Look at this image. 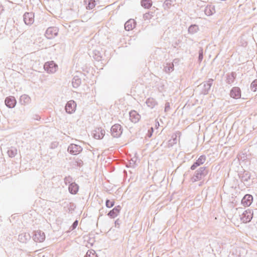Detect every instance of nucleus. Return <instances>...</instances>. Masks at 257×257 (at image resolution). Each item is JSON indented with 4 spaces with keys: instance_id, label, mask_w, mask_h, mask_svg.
<instances>
[{
    "instance_id": "1",
    "label": "nucleus",
    "mask_w": 257,
    "mask_h": 257,
    "mask_svg": "<svg viewBox=\"0 0 257 257\" xmlns=\"http://www.w3.org/2000/svg\"><path fill=\"white\" fill-rule=\"evenodd\" d=\"M208 170L205 167H202L199 168L195 172V174L192 178L193 182H196L204 178L208 174Z\"/></svg>"
},
{
    "instance_id": "2",
    "label": "nucleus",
    "mask_w": 257,
    "mask_h": 257,
    "mask_svg": "<svg viewBox=\"0 0 257 257\" xmlns=\"http://www.w3.org/2000/svg\"><path fill=\"white\" fill-rule=\"evenodd\" d=\"M213 80L209 79L207 81L204 82L198 86L201 89V93L204 95L208 94L212 84Z\"/></svg>"
},
{
    "instance_id": "3",
    "label": "nucleus",
    "mask_w": 257,
    "mask_h": 257,
    "mask_svg": "<svg viewBox=\"0 0 257 257\" xmlns=\"http://www.w3.org/2000/svg\"><path fill=\"white\" fill-rule=\"evenodd\" d=\"M58 31L57 27H51L46 30L45 36L47 39H51L57 36Z\"/></svg>"
},
{
    "instance_id": "4",
    "label": "nucleus",
    "mask_w": 257,
    "mask_h": 257,
    "mask_svg": "<svg viewBox=\"0 0 257 257\" xmlns=\"http://www.w3.org/2000/svg\"><path fill=\"white\" fill-rule=\"evenodd\" d=\"M253 217V212L250 209L244 211L240 216V220L243 223H247L250 221Z\"/></svg>"
},
{
    "instance_id": "5",
    "label": "nucleus",
    "mask_w": 257,
    "mask_h": 257,
    "mask_svg": "<svg viewBox=\"0 0 257 257\" xmlns=\"http://www.w3.org/2000/svg\"><path fill=\"white\" fill-rule=\"evenodd\" d=\"M122 133L121 126L119 124H115L111 128V135L114 138H118Z\"/></svg>"
},
{
    "instance_id": "6",
    "label": "nucleus",
    "mask_w": 257,
    "mask_h": 257,
    "mask_svg": "<svg viewBox=\"0 0 257 257\" xmlns=\"http://www.w3.org/2000/svg\"><path fill=\"white\" fill-rule=\"evenodd\" d=\"M57 65L53 61L47 62L44 65V69L50 73H55L57 70Z\"/></svg>"
},
{
    "instance_id": "7",
    "label": "nucleus",
    "mask_w": 257,
    "mask_h": 257,
    "mask_svg": "<svg viewBox=\"0 0 257 257\" xmlns=\"http://www.w3.org/2000/svg\"><path fill=\"white\" fill-rule=\"evenodd\" d=\"M82 151V148L80 146L74 144H71L68 148V152L73 155L79 154Z\"/></svg>"
},
{
    "instance_id": "8",
    "label": "nucleus",
    "mask_w": 257,
    "mask_h": 257,
    "mask_svg": "<svg viewBox=\"0 0 257 257\" xmlns=\"http://www.w3.org/2000/svg\"><path fill=\"white\" fill-rule=\"evenodd\" d=\"M23 20L26 25L30 26L34 22V14L32 12H26L24 14Z\"/></svg>"
},
{
    "instance_id": "9",
    "label": "nucleus",
    "mask_w": 257,
    "mask_h": 257,
    "mask_svg": "<svg viewBox=\"0 0 257 257\" xmlns=\"http://www.w3.org/2000/svg\"><path fill=\"white\" fill-rule=\"evenodd\" d=\"M45 239V234L44 232L41 230L35 231L33 235V239L36 242H41Z\"/></svg>"
},
{
    "instance_id": "10",
    "label": "nucleus",
    "mask_w": 257,
    "mask_h": 257,
    "mask_svg": "<svg viewBox=\"0 0 257 257\" xmlns=\"http://www.w3.org/2000/svg\"><path fill=\"white\" fill-rule=\"evenodd\" d=\"M76 106L75 102L73 100H70L66 104L65 110L68 113H72L75 111Z\"/></svg>"
},
{
    "instance_id": "11",
    "label": "nucleus",
    "mask_w": 257,
    "mask_h": 257,
    "mask_svg": "<svg viewBox=\"0 0 257 257\" xmlns=\"http://www.w3.org/2000/svg\"><path fill=\"white\" fill-rule=\"evenodd\" d=\"M105 131L101 127L95 128L93 132V136L96 139H101L105 135Z\"/></svg>"
},
{
    "instance_id": "12",
    "label": "nucleus",
    "mask_w": 257,
    "mask_h": 257,
    "mask_svg": "<svg viewBox=\"0 0 257 257\" xmlns=\"http://www.w3.org/2000/svg\"><path fill=\"white\" fill-rule=\"evenodd\" d=\"M252 201V196L250 194H246L241 200V204L245 207L249 206L251 204Z\"/></svg>"
},
{
    "instance_id": "13",
    "label": "nucleus",
    "mask_w": 257,
    "mask_h": 257,
    "mask_svg": "<svg viewBox=\"0 0 257 257\" xmlns=\"http://www.w3.org/2000/svg\"><path fill=\"white\" fill-rule=\"evenodd\" d=\"M206 161V156L202 155L191 166L190 169L192 170H195L197 167L203 164Z\"/></svg>"
},
{
    "instance_id": "14",
    "label": "nucleus",
    "mask_w": 257,
    "mask_h": 257,
    "mask_svg": "<svg viewBox=\"0 0 257 257\" xmlns=\"http://www.w3.org/2000/svg\"><path fill=\"white\" fill-rule=\"evenodd\" d=\"M230 95L231 97L238 99L241 96V91L239 87H234L232 88L230 92Z\"/></svg>"
},
{
    "instance_id": "15",
    "label": "nucleus",
    "mask_w": 257,
    "mask_h": 257,
    "mask_svg": "<svg viewBox=\"0 0 257 257\" xmlns=\"http://www.w3.org/2000/svg\"><path fill=\"white\" fill-rule=\"evenodd\" d=\"M16 102V99L14 96L7 97L5 99V104L9 108H14Z\"/></svg>"
},
{
    "instance_id": "16",
    "label": "nucleus",
    "mask_w": 257,
    "mask_h": 257,
    "mask_svg": "<svg viewBox=\"0 0 257 257\" xmlns=\"http://www.w3.org/2000/svg\"><path fill=\"white\" fill-rule=\"evenodd\" d=\"M130 120L134 123L138 122L141 118L140 114L135 110H132L129 113Z\"/></svg>"
},
{
    "instance_id": "17",
    "label": "nucleus",
    "mask_w": 257,
    "mask_h": 257,
    "mask_svg": "<svg viewBox=\"0 0 257 257\" xmlns=\"http://www.w3.org/2000/svg\"><path fill=\"white\" fill-rule=\"evenodd\" d=\"M121 209V207L119 205L115 206L111 210H110L108 213V215L112 218H115L117 215L119 214L120 210Z\"/></svg>"
},
{
    "instance_id": "18",
    "label": "nucleus",
    "mask_w": 257,
    "mask_h": 257,
    "mask_svg": "<svg viewBox=\"0 0 257 257\" xmlns=\"http://www.w3.org/2000/svg\"><path fill=\"white\" fill-rule=\"evenodd\" d=\"M79 186L74 182L71 183L69 185L68 190L72 194H75L78 191Z\"/></svg>"
},
{
    "instance_id": "19",
    "label": "nucleus",
    "mask_w": 257,
    "mask_h": 257,
    "mask_svg": "<svg viewBox=\"0 0 257 257\" xmlns=\"http://www.w3.org/2000/svg\"><path fill=\"white\" fill-rule=\"evenodd\" d=\"M135 22L134 20L130 19L124 24V28L126 31H130L135 27Z\"/></svg>"
},
{
    "instance_id": "20",
    "label": "nucleus",
    "mask_w": 257,
    "mask_h": 257,
    "mask_svg": "<svg viewBox=\"0 0 257 257\" xmlns=\"http://www.w3.org/2000/svg\"><path fill=\"white\" fill-rule=\"evenodd\" d=\"M20 101L22 105L29 104L31 101V98L26 94H23L20 97Z\"/></svg>"
},
{
    "instance_id": "21",
    "label": "nucleus",
    "mask_w": 257,
    "mask_h": 257,
    "mask_svg": "<svg viewBox=\"0 0 257 257\" xmlns=\"http://www.w3.org/2000/svg\"><path fill=\"white\" fill-rule=\"evenodd\" d=\"M30 239V236L29 234L26 233H23L19 235L18 239L19 240L23 243L26 242L28 240Z\"/></svg>"
},
{
    "instance_id": "22",
    "label": "nucleus",
    "mask_w": 257,
    "mask_h": 257,
    "mask_svg": "<svg viewBox=\"0 0 257 257\" xmlns=\"http://www.w3.org/2000/svg\"><path fill=\"white\" fill-rule=\"evenodd\" d=\"M81 83V79L80 78V77H79L78 76H77V75L74 76L72 79V84L73 87L77 88L78 87H79L80 86Z\"/></svg>"
},
{
    "instance_id": "23",
    "label": "nucleus",
    "mask_w": 257,
    "mask_h": 257,
    "mask_svg": "<svg viewBox=\"0 0 257 257\" xmlns=\"http://www.w3.org/2000/svg\"><path fill=\"white\" fill-rule=\"evenodd\" d=\"M147 106L151 108H154L157 104V101L152 97L149 98L147 99L146 102Z\"/></svg>"
},
{
    "instance_id": "24",
    "label": "nucleus",
    "mask_w": 257,
    "mask_h": 257,
    "mask_svg": "<svg viewBox=\"0 0 257 257\" xmlns=\"http://www.w3.org/2000/svg\"><path fill=\"white\" fill-rule=\"evenodd\" d=\"M84 2L87 5L86 9L88 10H91L96 5L95 0H84Z\"/></svg>"
},
{
    "instance_id": "25",
    "label": "nucleus",
    "mask_w": 257,
    "mask_h": 257,
    "mask_svg": "<svg viewBox=\"0 0 257 257\" xmlns=\"http://www.w3.org/2000/svg\"><path fill=\"white\" fill-rule=\"evenodd\" d=\"M236 77V73L235 72H231L227 75L226 83L228 84H231L234 82Z\"/></svg>"
},
{
    "instance_id": "26",
    "label": "nucleus",
    "mask_w": 257,
    "mask_h": 257,
    "mask_svg": "<svg viewBox=\"0 0 257 257\" xmlns=\"http://www.w3.org/2000/svg\"><path fill=\"white\" fill-rule=\"evenodd\" d=\"M141 6L145 9H149L152 6L151 0H141Z\"/></svg>"
},
{
    "instance_id": "27",
    "label": "nucleus",
    "mask_w": 257,
    "mask_h": 257,
    "mask_svg": "<svg viewBox=\"0 0 257 257\" xmlns=\"http://www.w3.org/2000/svg\"><path fill=\"white\" fill-rule=\"evenodd\" d=\"M176 60H174L172 63L167 64L166 66L164 67V71L166 73H170L174 70V63L175 62Z\"/></svg>"
},
{
    "instance_id": "28",
    "label": "nucleus",
    "mask_w": 257,
    "mask_h": 257,
    "mask_svg": "<svg viewBox=\"0 0 257 257\" xmlns=\"http://www.w3.org/2000/svg\"><path fill=\"white\" fill-rule=\"evenodd\" d=\"M199 30V27L197 25H191L188 28V31L189 34H194Z\"/></svg>"
},
{
    "instance_id": "29",
    "label": "nucleus",
    "mask_w": 257,
    "mask_h": 257,
    "mask_svg": "<svg viewBox=\"0 0 257 257\" xmlns=\"http://www.w3.org/2000/svg\"><path fill=\"white\" fill-rule=\"evenodd\" d=\"M7 153L10 157L13 158L17 154V149L15 147H11L9 149Z\"/></svg>"
},
{
    "instance_id": "30",
    "label": "nucleus",
    "mask_w": 257,
    "mask_h": 257,
    "mask_svg": "<svg viewBox=\"0 0 257 257\" xmlns=\"http://www.w3.org/2000/svg\"><path fill=\"white\" fill-rule=\"evenodd\" d=\"M204 13L207 16H211L214 13H215V10L214 8L213 7H207L205 8L204 10Z\"/></svg>"
},
{
    "instance_id": "31",
    "label": "nucleus",
    "mask_w": 257,
    "mask_h": 257,
    "mask_svg": "<svg viewBox=\"0 0 257 257\" xmlns=\"http://www.w3.org/2000/svg\"><path fill=\"white\" fill-rule=\"evenodd\" d=\"M241 178L242 181L247 182L250 179V174L248 172L244 171Z\"/></svg>"
},
{
    "instance_id": "32",
    "label": "nucleus",
    "mask_w": 257,
    "mask_h": 257,
    "mask_svg": "<svg viewBox=\"0 0 257 257\" xmlns=\"http://www.w3.org/2000/svg\"><path fill=\"white\" fill-rule=\"evenodd\" d=\"M250 89L253 92L257 91V79H255L250 84Z\"/></svg>"
},
{
    "instance_id": "33",
    "label": "nucleus",
    "mask_w": 257,
    "mask_h": 257,
    "mask_svg": "<svg viewBox=\"0 0 257 257\" xmlns=\"http://www.w3.org/2000/svg\"><path fill=\"white\" fill-rule=\"evenodd\" d=\"M172 3V0H166L163 4V7L165 9H169Z\"/></svg>"
},
{
    "instance_id": "34",
    "label": "nucleus",
    "mask_w": 257,
    "mask_h": 257,
    "mask_svg": "<svg viewBox=\"0 0 257 257\" xmlns=\"http://www.w3.org/2000/svg\"><path fill=\"white\" fill-rule=\"evenodd\" d=\"M85 257H98L94 250H88Z\"/></svg>"
},
{
    "instance_id": "35",
    "label": "nucleus",
    "mask_w": 257,
    "mask_h": 257,
    "mask_svg": "<svg viewBox=\"0 0 257 257\" xmlns=\"http://www.w3.org/2000/svg\"><path fill=\"white\" fill-rule=\"evenodd\" d=\"M153 17V13H146L144 14V19L145 20H149Z\"/></svg>"
},
{
    "instance_id": "36",
    "label": "nucleus",
    "mask_w": 257,
    "mask_h": 257,
    "mask_svg": "<svg viewBox=\"0 0 257 257\" xmlns=\"http://www.w3.org/2000/svg\"><path fill=\"white\" fill-rule=\"evenodd\" d=\"M74 165L78 167H81L83 165V162L82 161V160L77 158L75 160Z\"/></svg>"
},
{
    "instance_id": "37",
    "label": "nucleus",
    "mask_w": 257,
    "mask_h": 257,
    "mask_svg": "<svg viewBox=\"0 0 257 257\" xmlns=\"http://www.w3.org/2000/svg\"><path fill=\"white\" fill-rule=\"evenodd\" d=\"M203 58V52L202 48H200L199 51L198 61L201 62Z\"/></svg>"
},
{
    "instance_id": "38",
    "label": "nucleus",
    "mask_w": 257,
    "mask_h": 257,
    "mask_svg": "<svg viewBox=\"0 0 257 257\" xmlns=\"http://www.w3.org/2000/svg\"><path fill=\"white\" fill-rule=\"evenodd\" d=\"M114 204V201H110L109 200L107 199L105 202V205L107 208L112 207Z\"/></svg>"
},
{
    "instance_id": "39",
    "label": "nucleus",
    "mask_w": 257,
    "mask_h": 257,
    "mask_svg": "<svg viewBox=\"0 0 257 257\" xmlns=\"http://www.w3.org/2000/svg\"><path fill=\"white\" fill-rule=\"evenodd\" d=\"M64 182L66 184L70 183L72 181V178L70 176L66 177L64 179Z\"/></svg>"
},
{
    "instance_id": "40",
    "label": "nucleus",
    "mask_w": 257,
    "mask_h": 257,
    "mask_svg": "<svg viewBox=\"0 0 257 257\" xmlns=\"http://www.w3.org/2000/svg\"><path fill=\"white\" fill-rule=\"evenodd\" d=\"M78 225V221L77 220H75L72 224V225H71V228L72 230H73Z\"/></svg>"
},
{
    "instance_id": "41",
    "label": "nucleus",
    "mask_w": 257,
    "mask_h": 257,
    "mask_svg": "<svg viewBox=\"0 0 257 257\" xmlns=\"http://www.w3.org/2000/svg\"><path fill=\"white\" fill-rule=\"evenodd\" d=\"M170 109V103L166 102L165 104V111H167Z\"/></svg>"
},
{
    "instance_id": "42",
    "label": "nucleus",
    "mask_w": 257,
    "mask_h": 257,
    "mask_svg": "<svg viewBox=\"0 0 257 257\" xmlns=\"http://www.w3.org/2000/svg\"><path fill=\"white\" fill-rule=\"evenodd\" d=\"M120 221L117 219V220H115V226L116 227L117 226H119V224H120Z\"/></svg>"
},
{
    "instance_id": "43",
    "label": "nucleus",
    "mask_w": 257,
    "mask_h": 257,
    "mask_svg": "<svg viewBox=\"0 0 257 257\" xmlns=\"http://www.w3.org/2000/svg\"><path fill=\"white\" fill-rule=\"evenodd\" d=\"M96 57H94V59H95L97 61H99L101 60V57L99 55L97 56L96 54L95 53Z\"/></svg>"
},
{
    "instance_id": "44",
    "label": "nucleus",
    "mask_w": 257,
    "mask_h": 257,
    "mask_svg": "<svg viewBox=\"0 0 257 257\" xmlns=\"http://www.w3.org/2000/svg\"><path fill=\"white\" fill-rule=\"evenodd\" d=\"M153 132V128H151V132H150V131H149V134L148 135L149 137H151L152 136V133Z\"/></svg>"
},
{
    "instance_id": "45",
    "label": "nucleus",
    "mask_w": 257,
    "mask_h": 257,
    "mask_svg": "<svg viewBox=\"0 0 257 257\" xmlns=\"http://www.w3.org/2000/svg\"><path fill=\"white\" fill-rule=\"evenodd\" d=\"M34 119L36 120H39L40 119V117L38 115H35Z\"/></svg>"
},
{
    "instance_id": "46",
    "label": "nucleus",
    "mask_w": 257,
    "mask_h": 257,
    "mask_svg": "<svg viewBox=\"0 0 257 257\" xmlns=\"http://www.w3.org/2000/svg\"><path fill=\"white\" fill-rule=\"evenodd\" d=\"M4 10V7L2 5H0V14L3 12Z\"/></svg>"
}]
</instances>
